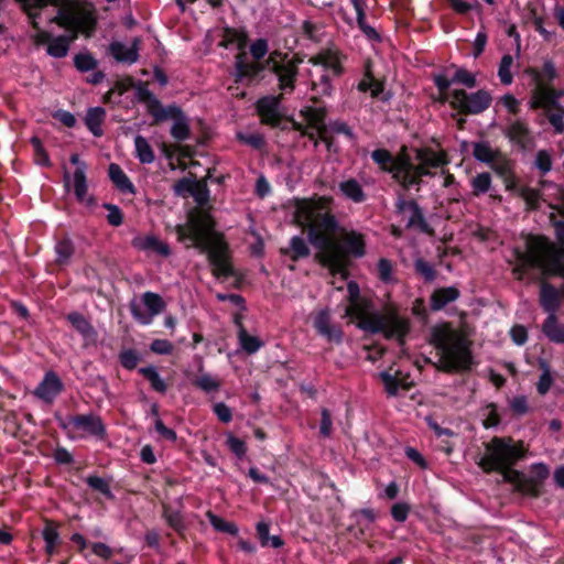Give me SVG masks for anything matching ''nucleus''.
I'll list each match as a JSON object with an SVG mask.
<instances>
[{
  "label": "nucleus",
  "mask_w": 564,
  "mask_h": 564,
  "mask_svg": "<svg viewBox=\"0 0 564 564\" xmlns=\"http://www.w3.org/2000/svg\"><path fill=\"white\" fill-rule=\"evenodd\" d=\"M334 199L318 196L311 199H294L293 219L306 232L310 243L318 250L315 259L333 273L344 274L347 270V256L361 258L366 253V242L361 234L350 231L336 240L339 223L332 214Z\"/></svg>",
  "instance_id": "1"
},
{
  "label": "nucleus",
  "mask_w": 564,
  "mask_h": 564,
  "mask_svg": "<svg viewBox=\"0 0 564 564\" xmlns=\"http://www.w3.org/2000/svg\"><path fill=\"white\" fill-rule=\"evenodd\" d=\"M216 227L217 223L210 213L194 208L188 213L186 224L175 226V234L178 241L185 242L188 240L191 245L187 247H193L207 256L215 278L236 276L229 245L225 235L218 231Z\"/></svg>",
  "instance_id": "2"
},
{
  "label": "nucleus",
  "mask_w": 564,
  "mask_h": 564,
  "mask_svg": "<svg viewBox=\"0 0 564 564\" xmlns=\"http://www.w3.org/2000/svg\"><path fill=\"white\" fill-rule=\"evenodd\" d=\"M21 10L30 19V24L36 31L33 40L36 45L50 44L52 34L42 30L37 19L42 10L48 6L57 8V14L51 19L52 23L61 28L77 25L83 31V35L91 37L98 24L97 13L94 4L82 0H14Z\"/></svg>",
  "instance_id": "3"
},
{
  "label": "nucleus",
  "mask_w": 564,
  "mask_h": 564,
  "mask_svg": "<svg viewBox=\"0 0 564 564\" xmlns=\"http://www.w3.org/2000/svg\"><path fill=\"white\" fill-rule=\"evenodd\" d=\"M427 341L437 350L440 360L435 362L430 357H424L425 364L446 373L464 372L471 369L470 340L456 330L452 323L443 322L432 326Z\"/></svg>",
  "instance_id": "4"
},
{
  "label": "nucleus",
  "mask_w": 564,
  "mask_h": 564,
  "mask_svg": "<svg viewBox=\"0 0 564 564\" xmlns=\"http://www.w3.org/2000/svg\"><path fill=\"white\" fill-rule=\"evenodd\" d=\"M527 453L528 447L523 441H514L510 436H495L486 444V453L478 466L486 474H500L505 482L517 487L524 474L514 469L513 466L525 458Z\"/></svg>",
  "instance_id": "5"
},
{
  "label": "nucleus",
  "mask_w": 564,
  "mask_h": 564,
  "mask_svg": "<svg viewBox=\"0 0 564 564\" xmlns=\"http://www.w3.org/2000/svg\"><path fill=\"white\" fill-rule=\"evenodd\" d=\"M347 314L357 319V327L370 333L382 334L386 339H395L400 347L405 345L411 325L395 308H389L384 314L367 313L360 299L350 302Z\"/></svg>",
  "instance_id": "6"
},
{
  "label": "nucleus",
  "mask_w": 564,
  "mask_h": 564,
  "mask_svg": "<svg viewBox=\"0 0 564 564\" xmlns=\"http://www.w3.org/2000/svg\"><path fill=\"white\" fill-rule=\"evenodd\" d=\"M553 245L547 237L543 235H528L525 239V250L514 248L513 253L517 259V265L512 272L521 280L530 269H538L542 267L544 260L550 256Z\"/></svg>",
  "instance_id": "7"
},
{
  "label": "nucleus",
  "mask_w": 564,
  "mask_h": 564,
  "mask_svg": "<svg viewBox=\"0 0 564 564\" xmlns=\"http://www.w3.org/2000/svg\"><path fill=\"white\" fill-rule=\"evenodd\" d=\"M491 102L492 97L485 89L475 93H467L462 88L451 91L449 107L463 116L479 115L487 110Z\"/></svg>",
  "instance_id": "8"
},
{
  "label": "nucleus",
  "mask_w": 564,
  "mask_h": 564,
  "mask_svg": "<svg viewBox=\"0 0 564 564\" xmlns=\"http://www.w3.org/2000/svg\"><path fill=\"white\" fill-rule=\"evenodd\" d=\"M268 52V42L264 39L257 40L250 47V53L256 62H248L246 52L240 51L236 56V82L245 79L252 80L257 78L264 69V66L259 61L264 57Z\"/></svg>",
  "instance_id": "9"
},
{
  "label": "nucleus",
  "mask_w": 564,
  "mask_h": 564,
  "mask_svg": "<svg viewBox=\"0 0 564 564\" xmlns=\"http://www.w3.org/2000/svg\"><path fill=\"white\" fill-rule=\"evenodd\" d=\"M169 119L173 120L170 133L174 140L182 142L189 139L191 128L188 123V118L181 109V107H178L175 104L166 106V108L156 116V118L152 121L151 124L156 126Z\"/></svg>",
  "instance_id": "10"
},
{
  "label": "nucleus",
  "mask_w": 564,
  "mask_h": 564,
  "mask_svg": "<svg viewBox=\"0 0 564 564\" xmlns=\"http://www.w3.org/2000/svg\"><path fill=\"white\" fill-rule=\"evenodd\" d=\"M394 207L397 214L410 213V217L405 225L408 229L416 228L427 236L435 235V230L426 221L423 209L415 199H405L403 195H399L394 203Z\"/></svg>",
  "instance_id": "11"
},
{
  "label": "nucleus",
  "mask_w": 564,
  "mask_h": 564,
  "mask_svg": "<svg viewBox=\"0 0 564 564\" xmlns=\"http://www.w3.org/2000/svg\"><path fill=\"white\" fill-rule=\"evenodd\" d=\"M502 133L521 152L531 151L535 147V139L529 124L521 119L511 121Z\"/></svg>",
  "instance_id": "12"
},
{
  "label": "nucleus",
  "mask_w": 564,
  "mask_h": 564,
  "mask_svg": "<svg viewBox=\"0 0 564 564\" xmlns=\"http://www.w3.org/2000/svg\"><path fill=\"white\" fill-rule=\"evenodd\" d=\"M142 302L149 313L143 312L134 301L129 305L131 315L142 325H149L152 322V317L162 313L166 306L161 295L150 291L143 293Z\"/></svg>",
  "instance_id": "13"
},
{
  "label": "nucleus",
  "mask_w": 564,
  "mask_h": 564,
  "mask_svg": "<svg viewBox=\"0 0 564 564\" xmlns=\"http://www.w3.org/2000/svg\"><path fill=\"white\" fill-rule=\"evenodd\" d=\"M282 93L278 96H264L257 100L256 111L262 124L276 128L282 123Z\"/></svg>",
  "instance_id": "14"
},
{
  "label": "nucleus",
  "mask_w": 564,
  "mask_h": 564,
  "mask_svg": "<svg viewBox=\"0 0 564 564\" xmlns=\"http://www.w3.org/2000/svg\"><path fill=\"white\" fill-rule=\"evenodd\" d=\"M564 97V90L553 84L531 90L530 108L549 110L550 107L562 106L558 100Z\"/></svg>",
  "instance_id": "15"
},
{
  "label": "nucleus",
  "mask_w": 564,
  "mask_h": 564,
  "mask_svg": "<svg viewBox=\"0 0 564 564\" xmlns=\"http://www.w3.org/2000/svg\"><path fill=\"white\" fill-rule=\"evenodd\" d=\"M524 74L528 75L533 84V89H539L540 87H545L558 78V70L555 66V63L552 58H543V63L540 67L536 66H528L524 69Z\"/></svg>",
  "instance_id": "16"
},
{
  "label": "nucleus",
  "mask_w": 564,
  "mask_h": 564,
  "mask_svg": "<svg viewBox=\"0 0 564 564\" xmlns=\"http://www.w3.org/2000/svg\"><path fill=\"white\" fill-rule=\"evenodd\" d=\"M63 391L64 383L58 375L53 370H48L35 388L34 395L46 403H53Z\"/></svg>",
  "instance_id": "17"
},
{
  "label": "nucleus",
  "mask_w": 564,
  "mask_h": 564,
  "mask_svg": "<svg viewBox=\"0 0 564 564\" xmlns=\"http://www.w3.org/2000/svg\"><path fill=\"white\" fill-rule=\"evenodd\" d=\"M73 431H84L96 437H105L106 426L100 416L93 413L70 415Z\"/></svg>",
  "instance_id": "18"
},
{
  "label": "nucleus",
  "mask_w": 564,
  "mask_h": 564,
  "mask_svg": "<svg viewBox=\"0 0 564 564\" xmlns=\"http://www.w3.org/2000/svg\"><path fill=\"white\" fill-rule=\"evenodd\" d=\"M313 65L322 66L325 72H330L333 77H339L344 74L341 64V54L337 50L325 48L318 52L310 59Z\"/></svg>",
  "instance_id": "19"
},
{
  "label": "nucleus",
  "mask_w": 564,
  "mask_h": 564,
  "mask_svg": "<svg viewBox=\"0 0 564 564\" xmlns=\"http://www.w3.org/2000/svg\"><path fill=\"white\" fill-rule=\"evenodd\" d=\"M301 112L307 123L317 130L319 139L330 149L333 138L327 134L325 126L326 108L324 106L305 107Z\"/></svg>",
  "instance_id": "20"
},
{
  "label": "nucleus",
  "mask_w": 564,
  "mask_h": 564,
  "mask_svg": "<svg viewBox=\"0 0 564 564\" xmlns=\"http://www.w3.org/2000/svg\"><path fill=\"white\" fill-rule=\"evenodd\" d=\"M539 303L545 313L556 315L561 307V292L545 280L540 282Z\"/></svg>",
  "instance_id": "21"
},
{
  "label": "nucleus",
  "mask_w": 564,
  "mask_h": 564,
  "mask_svg": "<svg viewBox=\"0 0 564 564\" xmlns=\"http://www.w3.org/2000/svg\"><path fill=\"white\" fill-rule=\"evenodd\" d=\"M317 333L330 343L339 344L343 340V330L339 326L330 324L329 313L325 310L317 313L313 322Z\"/></svg>",
  "instance_id": "22"
},
{
  "label": "nucleus",
  "mask_w": 564,
  "mask_h": 564,
  "mask_svg": "<svg viewBox=\"0 0 564 564\" xmlns=\"http://www.w3.org/2000/svg\"><path fill=\"white\" fill-rule=\"evenodd\" d=\"M66 30L72 32L70 36L58 35L56 37H52L50 44L47 45V54L55 58H63L68 54L69 45L73 41H75L79 34H83V31L77 28V25H72L65 28Z\"/></svg>",
  "instance_id": "23"
},
{
  "label": "nucleus",
  "mask_w": 564,
  "mask_h": 564,
  "mask_svg": "<svg viewBox=\"0 0 564 564\" xmlns=\"http://www.w3.org/2000/svg\"><path fill=\"white\" fill-rule=\"evenodd\" d=\"M460 291L456 286L437 288L430 297V307L434 312L442 311L447 304L457 301Z\"/></svg>",
  "instance_id": "24"
},
{
  "label": "nucleus",
  "mask_w": 564,
  "mask_h": 564,
  "mask_svg": "<svg viewBox=\"0 0 564 564\" xmlns=\"http://www.w3.org/2000/svg\"><path fill=\"white\" fill-rule=\"evenodd\" d=\"M133 88H135V96L138 101L145 104L147 110L149 115L153 118V120L156 118L159 113H161L166 108L154 96V94L148 89L145 83L140 82Z\"/></svg>",
  "instance_id": "25"
},
{
  "label": "nucleus",
  "mask_w": 564,
  "mask_h": 564,
  "mask_svg": "<svg viewBox=\"0 0 564 564\" xmlns=\"http://www.w3.org/2000/svg\"><path fill=\"white\" fill-rule=\"evenodd\" d=\"M138 41L135 40L131 47H127L123 43L113 41L109 44V54L119 63L129 65L135 63L139 58Z\"/></svg>",
  "instance_id": "26"
},
{
  "label": "nucleus",
  "mask_w": 564,
  "mask_h": 564,
  "mask_svg": "<svg viewBox=\"0 0 564 564\" xmlns=\"http://www.w3.org/2000/svg\"><path fill=\"white\" fill-rule=\"evenodd\" d=\"M539 270L544 278H562L564 273V261L561 251L553 247L552 251H550V256L545 258L544 263L539 268Z\"/></svg>",
  "instance_id": "27"
},
{
  "label": "nucleus",
  "mask_w": 564,
  "mask_h": 564,
  "mask_svg": "<svg viewBox=\"0 0 564 564\" xmlns=\"http://www.w3.org/2000/svg\"><path fill=\"white\" fill-rule=\"evenodd\" d=\"M249 41L248 34L243 30L225 26L221 33L220 46L229 48L236 46L239 51L245 50Z\"/></svg>",
  "instance_id": "28"
},
{
  "label": "nucleus",
  "mask_w": 564,
  "mask_h": 564,
  "mask_svg": "<svg viewBox=\"0 0 564 564\" xmlns=\"http://www.w3.org/2000/svg\"><path fill=\"white\" fill-rule=\"evenodd\" d=\"M108 176L119 192L135 194V186L117 163L109 165Z\"/></svg>",
  "instance_id": "29"
},
{
  "label": "nucleus",
  "mask_w": 564,
  "mask_h": 564,
  "mask_svg": "<svg viewBox=\"0 0 564 564\" xmlns=\"http://www.w3.org/2000/svg\"><path fill=\"white\" fill-rule=\"evenodd\" d=\"M66 319L86 340H94L97 332L91 323L79 312H70L66 315Z\"/></svg>",
  "instance_id": "30"
},
{
  "label": "nucleus",
  "mask_w": 564,
  "mask_h": 564,
  "mask_svg": "<svg viewBox=\"0 0 564 564\" xmlns=\"http://www.w3.org/2000/svg\"><path fill=\"white\" fill-rule=\"evenodd\" d=\"M54 250L56 253L55 263L58 267H66L70 263L75 253V245L70 237L65 235L57 239Z\"/></svg>",
  "instance_id": "31"
},
{
  "label": "nucleus",
  "mask_w": 564,
  "mask_h": 564,
  "mask_svg": "<svg viewBox=\"0 0 564 564\" xmlns=\"http://www.w3.org/2000/svg\"><path fill=\"white\" fill-rule=\"evenodd\" d=\"M542 332L555 344H564V324L558 323L556 315H547L542 324Z\"/></svg>",
  "instance_id": "32"
},
{
  "label": "nucleus",
  "mask_w": 564,
  "mask_h": 564,
  "mask_svg": "<svg viewBox=\"0 0 564 564\" xmlns=\"http://www.w3.org/2000/svg\"><path fill=\"white\" fill-rule=\"evenodd\" d=\"M474 158L487 165L497 161V158L502 156V152L499 149H492L487 141H479L473 144Z\"/></svg>",
  "instance_id": "33"
},
{
  "label": "nucleus",
  "mask_w": 564,
  "mask_h": 564,
  "mask_svg": "<svg viewBox=\"0 0 564 564\" xmlns=\"http://www.w3.org/2000/svg\"><path fill=\"white\" fill-rule=\"evenodd\" d=\"M303 62L302 58L293 55L289 58V54H284V95L290 94L294 89V83L297 75V66Z\"/></svg>",
  "instance_id": "34"
},
{
  "label": "nucleus",
  "mask_w": 564,
  "mask_h": 564,
  "mask_svg": "<svg viewBox=\"0 0 564 564\" xmlns=\"http://www.w3.org/2000/svg\"><path fill=\"white\" fill-rule=\"evenodd\" d=\"M106 118V110L101 107L89 108L85 118L87 129L97 138L104 134L101 124Z\"/></svg>",
  "instance_id": "35"
},
{
  "label": "nucleus",
  "mask_w": 564,
  "mask_h": 564,
  "mask_svg": "<svg viewBox=\"0 0 564 564\" xmlns=\"http://www.w3.org/2000/svg\"><path fill=\"white\" fill-rule=\"evenodd\" d=\"M162 518L171 529H173L180 536L184 538L186 524L181 511L173 510L170 506L163 505Z\"/></svg>",
  "instance_id": "36"
},
{
  "label": "nucleus",
  "mask_w": 564,
  "mask_h": 564,
  "mask_svg": "<svg viewBox=\"0 0 564 564\" xmlns=\"http://www.w3.org/2000/svg\"><path fill=\"white\" fill-rule=\"evenodd\" d=\"M401 375L402 372L400 370H397L395 373H391L390 370L379 372V379L383 383L384 390L389 397H395L401 387L406 390L409 389V387L400 379Z\"/></svg>",
  "instance_id": "37"
},
{
  "label": "nucleus",
  "mask_w": 564,
  "mask_h": 564,
  "mask_svg": "<svg viewBox=\"0 0 564 564\" xmlns=\"http://www.w3.org/2000/svg\"><path fill=\"white\" fill-rule=\"evenodd\" d=\"M338 186L341 194L354 203H364L367 199L361 185L355 178L343 181Z\"/></svg>",
  "instance_id": "38"
},
{
  "label": "nucleus",
  "mask_w": 564,
  "mask_h": 564,
  "mask_svg": "<svg viewBox=\"0 0 564 564\" xmlns=\"http://www.w3.org/2000/svg\"><path fill=\"white\" fill-rule=\"evenodd\" d=\"M416 159L420 161V164H424L426 169L440 167L448 163L445 153H436L432 149L417 150Z\"/></svg>",
  "instance_id": "39"
},
{
  "label": "nucleus",
  "mask_w": 564,
  "mask_h": 564,
  "mask_svg": "<svg viewBox=\"0 0 564 564\" xmlns=\"http://www.w3.org/2000/svg\"><path fill=\"white\" fill-rule=\"evenodd\" d=\"M257 538L262 547L282 546V538L280 535H270V523L261 520L256 525Z\"/></svg>",
  "instance_id": "40"
},
{
  "label": "nucleus",
  "mask_w": 564,
  "mask_h": 564,
  "mask_svg": "<svg viewBox=\"0 0 564 564\" xmlns=\"http://www.w3.org/2000/svg\"><path fill=\"white\" fill-rule=\"evenodd\" d=\"M415 164L412 163L409 155L404 154L393 159V165L391 166V174L394 181L400 185L403 182V177L408 176L413 171Z\"/></svg>",
  "instance_id": "41"
},
{
  "label": "nucleus",
  "mask_w": 564,
  "mask_h": 564,
  "mask_svg": "<svg viewBox=\"0 0 564 564\" xmlns=\"http://www.w3.org/2000/svg\"><path fill=\"white\" fill-rule=\"evenodd\" d=\"M352 3H354V8L356 10V13H357V24L359 26V29L362 31V33L371 41H380L381 40V36L380 34L377 32V30L369 25L366 21V13H365V9H364V6L361 3L360 0H352Z\"/></svg>",
  "instance_id": "42"
},
{
  "label": "nucleus",
  "mask_w": 564,
  "mask_h": 564,
  "mask_svg": "<svg viewBox=\"0 0 564 564\" xmlns=\"http://www.w3.org/2000/svg\"><path fill=\"white\" fill-rule=\"evenodd\" d=\"M518 196L524 200L527 212H535L540 209L542 195L539 189L530 186H521L518 188Z\"/></svg>",
  "instance_id": "43"
},
{
  "label": "nucleus",
  "mask_w": 564,
  "mask_h": 564,
  "mask_svg": "<svg viewBox=\"0 0 564 564\" xmlns=\"http://www.w3.org/2000/svg\"><path fill=\"white\" fill-rule=\"evenodd\" d=\"M134 246L142 250H153L163 257H169L171 254L169 245L162 242L155 236H147L139 241H134Z\"/></svg>",
  "instance_id": "44"
},
{
  "label": "nucleus",
  "mask_w": 564,
  "mask_h": 564,
  "mask_svg": "<svg viewBox=\"0 0 564 564\" xmlns=\"http://www.w3.org/2000/svg\"><path fill=\"white\" fill-rule=\"evenodd\" d=\"M138 371L150 382L155 392L164 394L167 391L166 382L161 378L154 366L142 367Z\"/></svg>",
  "instance_id": "45"
},
{
  "label": "nucleus",
  "mask_w": 564,
  "mask_h": 564,
  "mask_svg": "<svg viewBox=\"0 0 564 564\" xmlns=\"http://www.w3.org/2000/svg\"><path fill=\"white\" fill-rule=\"evenodd\" d=\"M86 170L87 165H82L80 167H76L74 171V193L76 196V199L80 203H84L86 200L87 192H88V185H87V177H86Z\"/></svg>",
  "instance_id": "46"
},
{
  "label": "nucleus",
  "mask_w": 564,
  "mask_h": 564,
  "mask_svg": "<svg viewBox=\"0 0 564 564\" xmlns=\"http://www.w3.org/2000/svg\"><path fill=\"white\" fill-rule=\"evenodd\" d=\"M135 156L143 164L153 163L155 160L154 151L143 135L134 138Z\"/></svg>",
  "instance_id": "47"
},
{
  "label": "nucleus",
  "mask_w": 564,
  "mask_h": 564,
  "mask_svg": "<svg viewBox=\"0 0 564 564\" xmlns=\"http://www.w3.org/2000/svg\"><path fill=\"white\" fill-rule=\"evenodd\" d=\"M85 482L90 489L101 494L106 499H115V495L110 488V480L101 478L97 475H89L85 478Z\"/></svg>",
  "instance_id": "48"
},
{
  "label": "nucleus",
  "mask_w": 564,
  "mask_h": 564,
  "mask_svg": "<svg viewBox=\"0 0 564 564\" xmlns=\"http://www.w3.org/2000/svg\"><path fill=\"white\" fill-rule=\"evenodd\" d=\"M237 336L240 347L248 354H254L262 346V341L258 337L249 335L246 327H240Z\"/></svg>",
  "instance_id": "49"
},
{
  "label": "nucleus",
  "mask_w": 564,
  "mask_h": 564,
  "mask_svg": "<svg viewBox=\"0 0 564 564\" xmlns=\"http://www.w3.org/2000/svg\"><path fill=\"white\" fill-rule=\"evenodd\" d=\"M291 254L293 261L310 256V248L302 237H293L290 242V250L284 249V256Z\"/></svg>",
  "instance_id": "50"
},
{
  "label": "nucleus",
  "mask_w": 564,
  "mask_h": 564,
  "mask_svg": "<svg viewBox=\"0 0 564 564\" xmlns=\"http://www.w3.org/2000/svg\"><path fill=\"white\" fill-rule=\"evenodd\" d=\"M430 175H432V173L429 169L425 167L424 164H417L414 166L411 174H409L408 176L405 175V177H403L401 186L404 189H410L412 186H420V184L422 183V177Z\"/></svg>",
  "instance_id": "51"
},
{
  "label": "nucleus",
  "mask_w": 564,
  "mask_h": 564,
  "mask_svg": "<svg viewBox=\"0 0 564 564\" xmlns=\"http://www.w3.org/2000/svg\"><path fill=\"white\" fill-rule=\"evenodd\" d=\"M207 518L213 528L218 532L227 533L230 535H237L239 532L238 527L234 522L227 521L210 511L207 512Z\"/></svg>",
  "instance_id": "52"
},
{
  "label": "nucleus",
  "mask_w": 564,
  "mask_h": 564,
  "mask_svg": "<svg viewBox=\"0 0 564 564\" xmlns=\"http://www.w3.org/2000/svg\"><path fill=\"white\" fill-rule=\"evenodd\" d=\"M192 384L205 393L216 392L220 389V381L209 373H202L199 377H196L192 380Z\"/></svg>",
  "instance_id": "53"
},
{
  "label": "nucleus",
  "mask_w": 564,
  "mask_h": 564,
  "mask_svg": "<svg viewBox=\"0 0 564 564\" xmlns=\"http://www.w3.org/2000/svg\"><path fill=\"white\" fill-rule=\"evenodd\" d=\"M451 68L455 69L452 77V82H454V84H460L467 88H475L477 86L475 74L468 72L466 68L457 67L454 64L451 65Z\"/></svg>",
  "instance_id": "54"
},
{
  "label": "nucleus",
  "mask_w": 564,
  "mask_h": 564,
  "mask_svg": "<svg viewBox=\"0 0 564 564\" xmlns=\"http://www.w3.org/2000/svg\"><path fill=\"white\" fill-rule=\"evenodd\" d=\"M371 159L383 172L391 173L394 156L389 150L376 149L371 152Z\"/></svg>",
  "instance_id": "55"
},
{
  "label": "nucleus",
  "mask_w": 564,
  "mask_h": 564,
  "mask_svg": "<svg viewBox=\"0 0 564 564\" xmlns=\"http://www.w3.org/2000/svg\"><path fill=\"white\" fill-rule=\"evenodd\" d=\"M470 184L473 188V195L478 197L489 192L491 187V175L488 172L479 173L471 178Z\"/></svg>",
  "instance_id": "56"
},
{
  "label": "nucleus",
  "mask_w": 564,
  "mask_h": 564,
  "mask_svg": "<svg viewBox=\"0 0 564 564\" xmlns=\"http://www.w3.org/2000/svg\"><path fill=\"white\" fill-rule=\"evenodd\" d=\"M414 270L415 273L421 275L425 282H433L437 276V272L434 265L424 260L423 258L415 259Z\"/></svg>",
  "instance_id": "57"
},
{
  "label": "nucleus",
  "mask_w": 564,
  "mask_h": 564,
  "mask_svg": "<svg viewBox=\"0 0 564 564\" xmlns=\"http://www.w3.org/2000/svg\"><path fill=\"white\" fill-rule=\"evenodd\" d=\"M30 143L34 152V161L42 166H51V160L39 137H32Z\"/></svg>",
  "instance_id": "58"
},
{
  "label": "nucleus",
  "mask_w": 564,
  "mask_h": 564,
  "mask_svg": "<svg viewBox=\"0 0 564 564\" xmlns=\"http://www.w3.org/2000/svg\"><path fill=\"white\" fill-rule=\"evenodd\" d=\"M547 112V120L551 123V126L554 128L556 133H563L564 132V107L557 106V107H550L549 110H545Z\"/></svg>",
  "instance_id": "59"
},
{
  "label": "nucleus",
  "mask_w": 564,
  "mask_h": 564,
  "mask_svg": "<svg viewBox=\"0 0 564 564\" xmlns=\"http://www.w3.org/2000/svg\"><path fill=\"white\" fill-rule=\"evenodd\" d=\"M119 362L127 370H133L137 368L141 357L135 349H123L119 352Z\"/></svg>",
  "instance_id": "60"
},
{
  "label": "nucleus",
  "mask_w": 564,
  "mask_h": 564,
  "mask_svg": "<svg viewBox=\"0 0 564 564\" xmlns=\"http://www.w3.org/2000/svg\"><path fill=\"white\" fill-rule=\"evenodd\" d=\"M42 538L45 543L62 544V540L58 533V524L46 519L42 531Z\"/></svg>",
  "instance_id": "61"
},
{
  "label": "nucleus",
  "mask_w": 564,
  "mask_h": 564,
  "mask_svg": "<svg viewBox=\"0 0 564 564\" xmlns=\"http://www.w3.org/2000/svg\"><path fill=\"white\" fill-rule=\"evenodd\" d=\"M512 63L513 58L510 54H505L500 61L498 76L503 85H510L513 80V76L510 70Z\"/></svg>",
  "instance_id": "62"
},
{
  "label": "nucleus",
  "mask_w": 564,
  "mask_h": 564,
  "mask_svg": "<svg viewBox=\"0 0 564 564\" xmlns=\"http://www.w3.org/2000/svg\"><path fill=\"white\" fill-rule=\"evenodd\" d=\"M516 489L522 494L538 497L540 495V482L538 479L529 478L523 475Z\"/></svg>",
  "instance_id": "63"
},
{
  "label": "nucleus",
  "mask_w": 564,
  "mask_h": 564,
  "mask_svg": "<svg viewBox=\"0 0 564 564\" xmlns=\"http://www.w3.org/2000/svg\"><path fill=\"white\" fill-rule=\"evenodd\" d=\"M74 65L79 72H89L97 67V61L88 53H78L74 57Z\"/></svg>",
  "instance_id": "64"
}]
</instances>
